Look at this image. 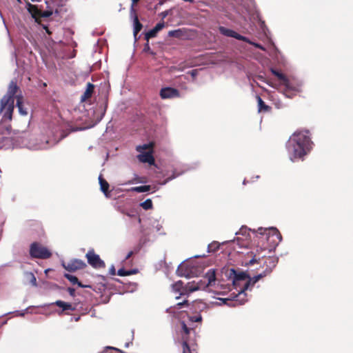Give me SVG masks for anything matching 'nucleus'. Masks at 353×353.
Wrapping results in <instances>:
<instances>
[{
    "instance_id": "2eb2a0df",
    "label": "nucleus",
    "mask_w": 353,
    "mask_h": 353,
    "mask_svg": "<svg viewBox=\"0 0 353 353\" xmlns=\"http://www.w3.org/2000/svg\"><path fill=\"white\" fill-rule=\"evenodd\" d=\"M88 263L94 268H101L105 267V263L99 256L94 252L93 250H89L85 255Z\"/></svg>"
},
{
    "instance_id": "f257e3e1",
    "label": "nucleus",
    "mask_w": 353,
    "mask_h": 353,
    "mask_svg": "<svg viewBox=\"0 0 353 353\" xmlns=\"http://www.w3.org/2000/svg\"><path fill=\"white\" fill-rule=\"evenodd\" d=\"M215 283V272L211 269L208 271L203 279L199 281H193L185 285L181 281H178L172 284V288L174 292H179V295L176 296L178 299L181 296L188 295L190 293L196 290H205Z\"/></svg>"
},
{
    "instance_id": "09e8293b",
    "label": "nucleus",
    "mask_w": 353,
    "mask_h": 353,
    "mask_svg": "<svg viewBox=\"0 0 353 353\" xmlns=\"http://www.w3.org/2000/svg\"><path fill=\"white\" fill-rule=\"evenodd\" d=\"M133 252L131 251L130 252H128V254H127V256H125V260L128 259L132 255Z\"/></svg>"
},
{
    "instance_id": "a878e982",
    "label": "nucleus",
    "mask_w": 353,
    "mask_h": 353,
    "mask_svg": "<svg viewBox=\"0 0 353 353\" xmlns=\"http://www.w3.org/2000/svg\"><path fill=\"white\" fill-rule=\"evenodd\" d=\"M151 190L150 185H142V186H137V187H133L131 188V191L136 192H148Z\"/></svg>"
},
{
    "instance_id": "2f4dec72",
    "label": "nucleus",
    "mask_w": 353,
    "mask_h": 353,
    "mask_svg": "<svg viewBox=\"0 0 353 353\" xmlns=\"http://www.w3.org/2000/svg\"><path fill=\"white\" fill-rule=\"evenodd\" d=\"M26 276L30 279V282L31 283V284L34 286H36L37 285V280H36V277L34 276V275L31 272H28L26 274Z\"/></svg>"
},
{
    "instance_id": "f3484780",
    "label": "nucleus",
    "mask_w": 353,
    "mask_h": 353,
    "mask_svg": "<svg viewBox=\"0 0 353 353\" xmlns=\"http://www.w3.org/2000/svg\"><path fill=\"white\" fill-rule=\"evenodd\" d=\"M179 91L172 88H163L160 91V96L162 99H171L179 97Z\"/></svg>"
},
{
    "instance_id": "58836bf2",
    "label": "nucleus",
    "mask_w": 353,
    "mask_h": 353,
    "mask_svg": "<svg viewBox=\"0 0 353 353\" xmlns=\"http://www.w3.org/2000/svg\"><path fill=\"white\" fill-rule=\"evenodd\" d=\"M164 27V23L163 22H160V23H158L154 27V29L158 32L159 31H160L161 30H162Z\"/></svg>"
},
{
    "instance_id": "c85d7f7f",
    "label": "nucleus",
    "mask_w": 353,
    "mask_h": 353,
    "mask_svg": "<svg viewBox=\"0 0 353 353\" xmlns=\"http://www.w3.org/2000/svg\"><path fill=\"white\" fill-rule=\"evenodd\" d=\"M254 81L259 87L261 88L263 90L264 89L263 84L265 83V79L262 76L259 75L256 77Z\"/></svg>"
},
{
    "instance_id": "20e7f679",
    "label": "nucleus",
    "mask_w": 353,
    "mask_h": 353,
    "mask_svg": "<svg viewBox=\"0 0 353 353\" xmlns=\"http://www.w3.org/2000/svg\"><path fill=\"white\" fill-rule=\"evenodd\" d=\"M225 276L228 279L227 283L222 281H219L218 283L215 281V283H212V285L210 287L214 288L212 290L217 294H225L231 290L232 284L236 285L238 282L245 279V273L241 272L237 274L234 269L228 270L225 273Z\"/></svg>"
},
{
    "instance_id": "5fc2aeb1",
    "label": "nucleus",
    "mask_w": 353,
    "mask_h": 353,
    "mask_svg": "<svg viewBox=\"0 0 353 353\" xmlns=\"http://www.w3.org/2000/svg\"><path fill=\"white\" fill-rule=\"evenodd\" d=\"M0 17H1V18L3 19V23H5V21H4V19H3V15H2V14H1V12H0Z\"/></svg>"
},
{
    "instance_id": "f704fd0d",
    "label": "nucleus",
    "mask_w": 353,
    "mask_h": 353,
    "mask_svg": "<svg viewBox=\"0 0 353 353\" xmlns=\"http://www.w3.org/2000/svg\"><path fill=\"white\" fill-rule=\"evenodd\" d=\"M190 320L192 322H201L202 320V316L201 314H198L196 316H193L190 317Z\"/></svg>"
},
{
    "instance_id": "052dcab7",
    "label": "nucleus",
    "mask_w": 353,
    "mask_h": 353,
    "mask_svg": "<svg viewBox=\"0 0 353 353\" xmlns=\"http://www.w3.org/2000/svg\"><path fill=\"white\" fill-rule=\"evenodd\" d=\"M79 319V317H75V321H77Z\"/></svg>"
},
{
    "instance_id": "4468645a",
    "label": "nucleus",
    "mask_w": 353,
    "mask_h": 353,
    "mask_svg": "<svg viewBox=\"0 0 353 353\" xmlns=\"http://www.w3.org/2000/svg\"><path fill=\"white\" fill-rule=\"evenodd\" d=\"M176 273L179 276L191 278L196 274V271L190 264L182 263L179 265Z\"/></svg>"
},
{
    "instance_id": "603ef678",
    "label": "nucleus",
    "mask_w": 353,
    "mask_h": 353,
    "mask_svg": "<svg viewBox=\"0 0 353 353\" xmlns=\"http://www.w3.org/2000/svg\"><path fill=\"white\" fill-rule=\"evenodd\" d=\"M266 83L268 85H272V82L270 81L269 80H268L267 79H266Z\"/></svg>"
},
{
    "instance_id": "e433bc0d",
    "label": "nucleus",
    "mask_w": 353,
    "mask_h": 353,
    "mask_svg": "<svg viewBox=\"0 0 353 353\" xmlns=\"http://www.w3.org/2000/svg\"><path fill=\"white\" fill-rule=\"evenodd\" d=\"M181 327L185 334L188 335L190 333V329L187 327L186 324L183 321L181 322Z\"/></svg>"
},
{
    "instance_id": "79ce46f5",
    "label": "nucleus",
    "mask_w": 353,
    "mask_h": 353,
    "mask_svg": "<svg viewBox=\"0 0 353 353\" xmlns=\"http://www.w3.org/2000/svg\"><path fill=\"white\" fill-rule=\"evenodd\" d=\"M260 256L254 255V258L250 261V263H254V262L257 261V260L260 259Z\"/></svg>"
},
{
    "instance_id": "8fccbe9b",
    "label": "nucleus",
    "mask_w": 353,
    "mask_h": 353,
    "mask_svg": "<svg viewBox=\"0 0 353 353\" xmlns=\"http://www.w3.org/2000/svg\"><path fill=\"white\" fill-rule=\"evenodd\" d=\"M68 290H69V292H70V295L72 296L74 294V290L72 289V288H69Z\"/></svg>"
},
{
    "instance_id": "412c9836",
    "label": "nucleus",
    "mask_w": 353,
    "mask_h": 353,
    "mask_svg": "<svg viewBox=\"0 0 353 353\" xmlns=\"http://www.w3.org/2000/svg\"><path fill=\"white\" fill-rule=\"evenodd\" d=\"M54 304L62 308V311L74 310V307L72 306L71 303H66L62 301H57L56 302L54 303Z\"/></svg>"
},
{
    "instance_id": "a211bd4d",
    "label": "nucleus",
    "mask_w": 353,
    "mask_h": 353,
    "mask_svg": "<svg viewBox=\"0 0 353 353\" xmlns=\"http://www.w3.org/2000/svg\"><path fill=\"white\" fill-rule=\"evenodd\" d=\"M279 259L275 256H268L266 259V273L272 272V269L276 267Z\"/></svg>"
},
{
    "instance_id": "6ab92c4d",
    "label": "nucleus",
    "mask_w": 353,
    "mask_h": 353,
    "mask_svg": "<svg viewBox=\"0 0 353 353\" xmlns=\"http://www.w3.org/2000/svg\"><path fill=\"white\" fill-rule=\"evenodd\" d=\"M262 277L261 274L254 276L252 278H250L248 280L247 279V275L245 274V279L244 280H241V281L244 282V289L248 290L250 286L254 285Z\"/></svg>"
},
{
    "instance_id": "4be33fe9",
    "label": "nucleus",
    "mask_w": 353,
    "mask_h": 353,
    "mask_svg": "<svg viewBox=\"0 0 353 353\" xmlns=\"http://www.w3.org/2000/svg\"><path fill=\"white\" fill-rule=\"evenodd\" d=\"M17 107L19 109V111L21 114L26 115L28 114L27 111L23 108V97L21 95H17Z\"/></svg>"
},
{
    "instance_id": "0eeeda50",
    "label": "nucleus",
    "mask_w": 353,
    "mask_h": 353,
    "mask_svg": "<svg viewBox=\"0 0 353 353\" xmlns=\"http://www.w3.org/2000/svg\"><path fill=\"white\" fill-rule=\"evenodd\" d=\"M282 240V236L276 228H266V243L269 253H272Z\"/></svg>"
},
{
    "instance_id": "dca6fc26",
    "label": "nucleus",
    "mask_w": 353,
    "mask_h": 353,
    "mask_svg": "<svg viewBox=\"0 0 353 353\" xmlns=\"http://www.w3.org/2000/svg\"><path fill=\"white\" fill-rule=\"evenodd\" d=\"M63 267L69 272H75L86 266L85 262L81 259H74L68 263H62Z\"/></svg>"
},
{
    "instance_id": "0e129e2a",
    "label": "nucleus",
    "mask_w": 353,
    "mask_h": 353,
    "mask_svg": "<svg viewBox=\"0 0 353 353\" xmlns=\"http://www.w3.org/2000/svg\"><path fill=\"white\" fill-rule=\"evenodd\" d=\"M46 32H47L48 34H50V32H49V30H48V29H46Z\"/></svg>"
},
{
    "instance_id": "e2e57ef3",
    "label": "nucleus",
    "mask_w": 353,
    "mask_h": 353,
    "mask_svg": "<svg viewBox=\"0 0 353 353\" xmlns=\"http://www.w3.org/2000/svg\"><path fill=\"white\" fill-rule=\"evenodd\" d=\"M30 8H34V6H32V5H30Z\"/></svg>"
},
{
    "instance_id": "473e14b6",
    "label": "nucleus",
    "mask_w": 353,
    "mask_h": 353,
    "mask_svg": "<svg viewBox=\"0 0 353 353\" xmlns=\"http://www.w3.org/2000/svg\"><path fill=\"white\" fill-rule=\"evenodd\" d=\"M157 34V32L154 28H152L145 34V39L148 40L150 38L155 37Z\"/></svg>"
},
{
    "instance_id": "864d4df0",
    "label": "nucleus",
    "mask_w": 353,
    "mask_h": 353,
    "mask_svg": "<svg viewBox=\"0 0 353 353\" xmlns=\"http://www.w3.org/2000/svg\"><path fill=\"white\" fill-rule=\"evenodd\" d=\"M265 108H266V112H268L270 109V107L266 105Z\"/></svg>"
},
{
    "instance_id": "b1692460",
    "label": "nucleus",
    "mask_w": 353,
    "mask_h": 353,
    "mask_svg": "<svg viewBox=\"0 0 353 353\" xmlns=\"http://www.w3.org/2000/svg\"><path fill=\"white\" fill-rule=\"evenodd\" d=\"M133 23H134V30H133L134 35V37H136L137 34L141 31V30L142 28V24L139 22L137 15L134 16Z\"/></svg>"
},
{
    "instance_id": "423d86ee",
    "label": "nucleus",
    "mask_w": 353,
    "mask_h": 353,
    "mask_svg": "<svg viewBox=\"0 0 353 353\" xmlns=\"http://www.w3.org/2000/svg\"><path fill=\"white\" fill-rule=\"evenodd\" d=\"M308 134L309 131L307 130L305 132L296 131L290 137V143L299 145L305 150L309 151L311 148L312 142Z\"/></svg>"
},
{
    "instance_id": "bf43d9fd",
    "label": "nucleus",
    "mask_w": 353,
    "mask_h": 353,
    "mask_svg": "<svg viewBox=\"0 0 353 353\" xmlns=\"http://www.w3.org/2000/svg\"><path fill=\"white\" fill-rule=\"evenodd\" d=\"M244 302H245V301H241V300L239 304H243Z\"/></svg>"
},
{
    "instance_id": "c9c22d12",
    "label": "nucleus",
    "mask_w": 353,
    "mask_h": 353,
    "mask_svg": "<svg viewBox=\"0 0 353 353\" xmlns=\"http://www.w3.org/2000/svg\"><path fill=\"white\" fill-rule=\"evenodd\" d=\"M183 343H182V346H183V353H186V352H188L190 350V348H189V346L188 345V343L186 341V339H183Z\"/></svg>"
},
{
    "instance_id": "de8ad7c7",
    "label": "nucleus",
    "mask_w": 353,
    "mask_h": 353,
    "mask_svg": "<svg viewBox=\"0 0 353 353\" xmlns=\"http://www.w3.org/2000/svg\"><path fill=\"white\" fill-rule=\"evenodd\" d=\"M67 127L69 128L70 132H73V131L77 130V129L72 128V127L70 126V125L69 123H67Z\"/></svg>"
},
{
    "instance_id": "ea45409f",
    "label": "nucleus",
    "mask_w": 353,
    "mask_h": 353,
    "mask_svg": "<svg viewBox=\"0 0 353 353\" xmlns=\"http://www.w3.org/2000/svg\"><path fill=\"white\" fill-rule=\"evenodd\" d=\"M188 304V301L187 300H184L183 302H181V303H176V305H174V308H177V309H180L181 308L183 305H187Z\"/></svg>"
},
{
    "instance_id": "69168bd1",
    "label": "nucleus",
    "mask_w": 353,
    "mask_h": 353,
    "mask_svg": "<svg viewBox=\"0 0 353 353\" xmlns=\"http://www.w3.org/2000/svg\"><path fill=\"white\" fill-rule=\"evenodd\" d=\"M103 112H105V110H103ZM103 115H104V112H103V113H102V116H101V117H103ZM101 118H102V117H101Z\"/></svg>"
},
{
    "instance_id": "72a5a7b5",
    "label": "nucleus",
    "mask_w": 353,
    "mask_h": 353,
    "mask_svg": "<svg viewBox=\"0 0 353 353\" xmlns=\"http://www.w3.org/2000/svg\"><path fill=\"white\" fill-rule=\"evenodd\" d=\"M168 35L170 37H179L181 35V30H171L168 32Z\"/></svg>"
},
{
    "instance_id": "39448f33",
    "label": "nucleus",
    "mask_w": 353,
    "mask_h": 353,
    "mask_svg": "<svg viewBox=\"0 0 353 353\" xmlns=\"http://www.w3.org/2000/svg\"><path fill=\"white\" fill-rule=\"evenodd\" d=\"M14 145L24 147L30 150H43L48 148V141L39 142L32 134L28 132H21L13 137Z\"/></svg>"
},
{
    "instance_id": "680f3d73",
    "label": "nucleus",
    "mask_w": 353,
    "mask_h": 353,
    "mask_svg": "<svg viewBox=\"0 0 353 353\" xmlns=\"http://www.w3.org/2000/svg\"><path fill=\"white\" fill-rule=\"evenodd\" d=\"M246 182H247V180H246V179H244V181H243V184H245V183H246Z\"/></svg>"
},
{
    "instance_id": "6e6d98bb",
    "label": "nucleus",
    "mask_w": 353,
    "mask_h": 353,
    "mask_svg": "<svg viewBox=\"0 0 353 353\" xmlns=\"http://www.w3.org/2000/svg\"><path fill=\"white\" fill-rule=\"evenodd\" d=\"M66 136H67V134H62L60 139H63Z\"/></svg>"
},
{
    "instance_id": "37998d69",
    "label": "nucleus",
    "mask_w": 353,
    "mask_h": 353,
    "mask_svg": "<svg viewBox=\"0 0 353 353\" xmlns=\"http://www.w3.org/2000/svg\"><path fill=\"white\" fill-rule=\"evenodd\" d=\"M109 273L111 275H115L116 274V270L114 268V265H112L109 270Z\"/></svg>"
},
{
    "instance_id": "1a4fd4ad",
    "label": "nucleus",
    "mask_w": 353,
    "mask_h": 353,
    "mask_svg": "<svg viewBox=\"0 0 353 353\" xmlns=\"http://www.w3.org/2000/svg\"><path fill=\"white\" fill-rule=\"evenodd\" d=\"M266 52H268L270 57L274 63H281L283 62V57L281 52L274 45L271 38L266 33Z\"/></svg>"
},
{
    "instance_id": "49530a36",
    "label": "nucleus",
    "mask_w": 353,
    "mask_h": 353,
    "mask_svg": "<svg viewBox=\"0 0 353 353\" xmlns=\"http://www.w3.org/2000/svg\"><path fill=\"white\" fill-rule=\"evenodd\" d=\"M128 272V275H132V274H134L136 273H137V270L136 269H133V270H127Z\"/></svg>"
},
{
    "instance_id": "9d476101",
    "label": "nucleus",
    "mask_w": 353,
    "mask_h": 353,
    "mask_svg": "<svg viewBox=\"0 0 353 353\" xmlns=\"http://www.w3.org/2000/svg\"><path fill=\"white\" fill-rule=\"evenodd\" d=\"M152 146V143L143 144L137 146V150L140 152V154L137 156V158L141 162L148 163L150 165H153L154 163V159L152 154V151L149 150L148 152H145L147 150H150Z\"/></svg>"
},
{
    "instance_id": "a18cd8bd",
    "label": "nucleus",
    "mask_w": 353,
    "mask_h": 353,
    "mask_svg": "<svg viewBox=\"0 0 353 353\" xmlns=\"http://www.w3.org/2000/svg\"><path fill=\"white\" fill-rule=\"evenodd\" d=\"M139 0H132V6H131V9H130V11H131V14H132L133 12H134V4L136 3L137 1H139Z\"/></svg>"
},
{
    "instance_id": "3c124183",
    "label": "nucleus",
    "mask_w": 353,
    "mask_h": 353,
    "mask_svg": "<svg viewBox=\"0 0 353 353\" xmlns=\"http://www.w3.org/2000/svg\"><path fill=\"white\" fill-rule=\"evenodd\" d=\"M51 14H52V12H46L45 14H43V15L44 17H49V16H50V15H51Z\"/></svg>"
},
{
    "instance_id": "7c9ffc66",
    "label": "nucleus",
    "mask_w": 353,
    "mask_h": 353,
    "mask_svg": "<svg viewBox=\"0 0 353 353\" xmlns=\"http://www.w3.org/2000/svg\"><path fill=\"white\" fill-rule=\"evenodd\" d=\"M256 98L258 101V111L261 112L262 111L263 109L265 108V103L259 94L256 95Z\"/></svg>"
},
{
    "instance_id": "a19ab883",
    "label": "nucleus",
    "mask_w": 353,
    "mask_h": 353,
    "mask_svg": "<svg viewBox=\"0 0 353 353\" xmlns=\"http://www.w3.org/2000/svg\"><path fill=\"white\" fill-rule=\"evenodd\" d=\"M143 50H144L145 52H150V53L151 54H152V55H153V54H154V53L153 52H152V51H151V50H150V46H149L148 43H147L145 44V47H144Z\"/></svg>"
},
{
    "instance_id": "4c0bfd02",
    "label": "nucleus",
    "mask_w": 353,
    "mask_h": 353,
    "mask_svg": "<svg viewBox=\"0 0 353 353\" xmlns=\"http://www.w3.org/2000/svg\"><path fill=\"white\" fill-rule=\"evenodd\" d=\"M117 274L121 276H128V272L123 268H121L118 270Z\"/></svg>"
},
{
    "instance_id": "f03ea898",
    "label": "nucleus",
    "mask_w": 353,
    "mask_h": 353,
    "mask_svg": "<svg viewBox=\"0 0 353 353\" xmlns=\"http://www.w3.org/2000/svg\"><path fill=\"white\" fill-rule=\"evenodd\" d=\"M19 88L15 82L12 81L8 89L6 94L1 99L0 104V113L3 115V119L11 120L14 110V95L17 94Z\"/></svg>"
},
{
    "instance_id": "aec40b11",
    "label": "nucleus",
    "mask_w": 353,
    "mask_h": 353,
    "mask_svg": "<svg viewBox=\"0 0 353 353\" xmlns=\"http://www.w3.org/2000/svg\"><path fill=\"white\" fill-rule=\"evenodd\" d=\"M99 181L101 190L104 193L106 197H109V192H108L109 188L108 183L101 176V175L99 176Z\"/></svg>"
},
{
    "instance_id": "cd10ccee",
    "label": "nucleus",
    "mask_w": 353,
    "mask_h": 353,
    "mask_svg": "<svg viewBox=\"0 0 353 353\" xmlns=\"http://www.w3.org/2000/svg\"><path fill=\"white\" fill-rule=\"evenodd\" d=\"M220 244L217 241H213L210 243L208 246V252H215L219 248Z\"/></svg>"
},
{
    "instance_id": "4d7b16f0",
    "label": "nucleus",
    "mask_w": 353,
    "mask_h": 353,
    "mask_svg": "<svg viewBox=\"0 0 353 353\" xmlns=\"http://www.w3.org/2000/svg\"><path fill=\"white\" fill-rule=\"evenodd\" d=\"M107 349H110V350H117V348H113L112 347H107Z\"/></svg>"
},
{
    "instance_id": "c03bdc74",
    "label": "nucleus",
    "mask_w": 353,
    "mask_h": 353,
    "mask_svg": "<svg viewBox=\"0 0 353 353\" xmlns=\"http://www.w3.org/2000/svg\"><path fill=\"white\" fill-rule=\"evenodd\" d=\"M190 74H191V76L193 77V78H195V77L198 74V71L197 70H192L190 72Z\"/></svg>"
},
{
    "instance_id": "393cba45",
    "label": "nucleus",
    "mask_w": 353,
    "mask_h": 353,
    "mask_svg": "<svg viewBox=\"0 0 353 353\" xmlns=\"http://www.w3.org/2000/svg\"><path fill=\"white\" fill-rule=\"evenodd\" d=\"M93 90H94V85L90 83H88L87 89H86L85 92H84L83 95L81 97V100L84 101L86 99L90 97V96L93 92Z\"/></svg>"
},
{
    "instance_id": "5701e85b",
    "label": "nucleus",
    "mask_w": 353,
    "mask_h": 353,
    "mask_svg": "<svg viewBox=\"0 0 353 353\" xmlns=\"http://www.w3.org/2000/svg\"><path fill=\"white\" fill-rule=\"evenodd\" d=\"M242 295H243V292H241L239 293L238 295L236 296V297L237 298V299L234 300V302L232 303V306H236V302L239 301V298H240ZM219 300L221 302L220 303H217V305H222V304H227V305H231L230 304L228 303V302H230L231 301V299H222V298H219Z\"/></svg>"
},
{
    "instance_id": "f8f14e48",
    "label": "nucleus",
    "mask_w": 353,
    "mask_h": 353,
    "mask_svg": "<svg viewBox=\"0 0 353 353\" xmlns=\"http://www.w3.org/2000/svg\"><path fill=\"white\" fill-rule=\"evenodd\" d=\"M219 30L220 32V33L225 37H232V38H235L238 40H241V41H245V42H248L252 45H254V46L257 47V48H259L262 50H264V48L261 46L260 45L257 44V43H253L251 41H250V39L244 36H242L239 34H238L237 32H236L235 31L231 30V29H228L225 27H223V26H219Z\"/></svg>"
},
{
    "instance_id": "ddd939ff",
    "label": "nucleus",
    "mask_w": 353,
    "mask_h": 353,
    "mask_svg": "<svg viewBox=\"0 0 353 353\" xmlns=\"http://www.w3.org/2000/svg\"><path fill=\"white\" fill-rule=\"evenodd\" d=\"M286 148L292 161L295 159L303 158L308 152V151L303 149V148L290 143V139L286 143Z\"/></svg>"
},
{
    "instance_id": "bb28decb",
    "label": "nucleus",
    "mask_w": 353,
    "mask_h": 353,
    "mask_svg": "<svg viewBox=\"0 0 353 353\" xmlns=\"http://www.w3.org/2000/svg\"><path fill=\"white\" fill-rule=\"evenodd\" d=\"M64 276L70 281L73 285H78L79 287H83V285L81 284V283L79 282V280L77 276L70 274H65Z\"/></svg>"
},
{
    "instance_id": "c756f323",
    "label": "nucleus",
    "mask_w": 353,
    "mask_h": 353,
    "mask_svg": "<svg viewBox=\"0 0 353 353\" xmlns=\"http://www.w3.org/2000/svg\"><path fill=\"white\" fill-rule=\"evenodd\" d=\"M140 205L144 210H149L152 207V202L150 199H148L142 202Z\"/></svg>"
},
{
    "instance_id": "13d9d810",
    "label": "nucleus",
    "mask_w": 353,
    "mask_h": 353,
    "mask_svg": "<svg viewBox=\"0 0 353 353\" xmlns=\"http://www.w3.org/2000/svg\"><path fill=\"white\" fill-rule=\"evenodd\" d=\"M162 15H163V17H165L166 15H167V13L166 12H163Z\"/></svg>"
},
{
    "instance_id": "7ed1b4c3",
    "label": "nucleus",
    "mask_w": 353,
    "mask_h": 353,
    "mask_svg": "<svg viewBox=\"0 0 353 353\" xmlns=\"http://www.w3.org/2000/svg\"><path fill=\"white\" fill-rule=\"evenodd\" d=\"M251 230L246 226H242L239 231L235 232V234L237 236L235 239L231 241H226L222 243L223 245H226L228 243H232L233 245L236 244V246L241 249L247 248L249 245L250 240L251 238L250 232ZM252 234L256 235L258 234L263 236L265 233V229L262 227L259 228L257 230H252ZM234 250H236V245L233 246Z\"/></svg>"
},
{
    "instance_id": "6e6552de",
    "label": "nucleus",
    "mask_w": 353,
    "mask_h": 353,
    "mask_svg": "<svg viewBox=\"0 0 353 353\" xmlns=\"http://www.w3.org/2000/svg\"><path fill=\"white\" fill-rule=\"evenodd\" d=\"M270 71L275 79L278 81L279 85L281 87L280 89H283L284 94L288 96L287 92L293 90L290 80L281 72V70L278 69L271 68Z\"/></svg>"
},
{
    "instance_id": "9b49d317",
    "label": "nucleus",
    "mask_w": 353,
    "mask_h": 353,
    "mask_svg": "<svg viewBox=\"0 0 353 353\" xmlns=\"http://www.w3.org/2000/svg\"><path fill=\"white\" fill-rule=\"evenodd\" d=\"M30 254L32 257L38 259H48L51 256V252L46 247L37 243L31 245Z\"/></svg>"
}]
</instances>
